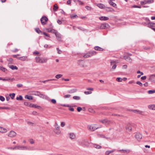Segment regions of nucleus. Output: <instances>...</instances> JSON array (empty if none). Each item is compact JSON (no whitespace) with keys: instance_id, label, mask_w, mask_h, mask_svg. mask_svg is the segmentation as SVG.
Wrapping results in <instances>:
<instances>
[{"instance_id":"nucleus-1","label":"nucleus","mask_w":155,"mask_h":155,"mask_svg":"<svg viewBox=\"0 0 155 155\" xmlns=\"http://www.w3.org/2000/svg\"><path fill=\"white\" fill-rule=\"evenodd\" d=\"M35 59L36 63L43 64L46 63L48 59L45 58L36 57L35 58Z\"/></svg>"},{"instance_id":"nucleus-2","label":"nucleus","mask_w":155,"mask_h":155,"mask_svg":"<svg viewBox=\"0 0 155 155\" xmlns=\"http://www.w3.org/2000/svg\"><path fill=\"white\" fill-rule=\"evenodd\" d=\"M16 150H29V148L27 146L16 145Z\"/></svg>"},{"instance_id":"nucleus-3","label":"nucleus","mask_w":155,"mask_h":155,"mask_svg":"<svg viewBox=\"0 0 155 155\" xmlns=\"http://www.w3.org/2000/svg\"><path fill=\"white\" fill-rule=\"evenodd\" d=\"M55 128L54 130V133L57 135H60L61 133V131L60 130V127L58 124L56 122L55 125Z\"/></svg>"},{"instance_id":"nucleus-4","label":"nucleus","mask_w":155,"mask_h":155,"mask_svg":"<svg viewBox=\"0 0 155 155\" xmlns=\"http://www.w3.org/2000/svg\"><path fill=\"white\" fill-rule=\"evenodd\" d=\"M88 127L91 130L94 131L99 128L101 127V126L100 125L99 127H97L95 125H93L89 126Z\"/></svg>"},{"instance_id":"nucleus-5","label":"nucleus","mask_w":155,"mask_h":155,"mask_svg":"<svg viewBox=\"0 0 155 155\" xmlns=\"http://www.w3.org/2000/svg\"><path fill=\"white\" fill-rule=\"evenodd\" d=\"M32 94L38 96L40 97H41L42 98H44L45 96V95L41 94L38 91H34L32 92Z\"/></svg>"},{"instance_id":"nucleus-6","label":"nucleus","mask_w":155,"mask_h":155,"mask_svg":"<svg viewBox=\"0 0 155 155\" xmlns=\"http://www.w3.org/2000/svg\"><path fill=\"white\" fill-rule=\"evenodd\" d=\"M48 18L46 16H44L42 17L40 20L41 24L43 25H45L46 24V22L48 21Z\"/></svg>"},{"instance_id":"nucleus-7","label":"nucleus","mask_w":155,"mask_h":155,"mask_svg":"<svg viewBox=\"0 0 155 155\" xmlns=\"http://www.w3.org/2000/svg\"><path fill=\"white\" fill-rule=\"evenodd\" d=\"M135 138L138 141H140L142 138V135L140 133H137L135 135Z\"/></svg>"},{"instance_id":"nucleus-8","label":"nucleus","mask_w":155,"mask_h":155,"mask_svg":"<svg viewBox=\"0 0 155 155\" xmlns=\"http://www.w3.org/2000/svg\"><path fill=\"white\" fill-rule=\"evenodd\" d=\"M18 59L22 61H29L30 60L28 58L27 56H23L21 57L17 58Z\"/></svg>"},{"instance_id":"nucleus-9","label":"nucleus","mask_w":155,"mask_h":155,"mask_svg":"<svg viewBox=\"0 0 155 155\" xmlns=\"http://www.w3.org/2000/svg\"><path fill=\"white\" fill-rule=\"evenodd\" d=\"M16 133L13 131H11L9 133L8 136L10 137H13L16 136Z\"/></svg>"},{"instance_id":"nucleus-10","label":"nucleus","mask_w":155,"mask_h":155,"mask_svg":"<svg viewBox=\"0 0 155 155\" xmlns=\"http://www.w3.org/2000/svg\"><path fill=\"white\" fill-rule=\"evenodd\" d=\"M155 77V74H153L151 75L150 76L149 80L152 82H153L154 81Z\"/></svg>"},{"instance_id":"nucleus-11","label":"nucleus","mask_w":155,"mask_h":155,"mask_svg":"<svg viewBox=\"0 0 155 155\" xmlns=\"http://www.w3.org/2000/svg\"><path fill=\"white\" fill-rule=\"evenodd\" d=\"M55 36L58 41H61V35L58 32L56 34Z\"/></svg>"},{"instance_id":"nucleus-12","label":"nucleus","mask_w":155,"mask_h":155,"mask_svg":"<svg viewBox=\"0 0 155 155\" xmlns=\"http://www.w3.org/2000/svg\"><path fill=\"white\" fill-rule=\"evenodd\" d=\"M100 122L105 124H109L110 123V121L107 119H105L103 120H100Z\"/></svg>"},{"instance_id":"nucleus-13","label":"nucleus","mask_w":155,"mask_h":155,"mask_svg":"<svg viewBox=\"0 0 155 155\" xmlns=\"http://www.w3.org/2000/svg\"><path fill=\"white\" fill-rule=\"evenodd\" d=\"M83 144L85 146L88 147L90 144L88 141L87 140H84L83 141Z\"/></svg>"},{"instance_id":"nucleus-14","label":"nucleus","mask_w":155,"mask_h":155,"mask_svg":"<svg viewBox=\"0 0 155 155\" xmlns=\"http://www.w3.org/2000/svg\"><path fill=\"white\" fill-rule=\"evenodd\" d=\"M108 25H109L107 23L102 24L101 25L100 28L101 29H104Z\"/></svg>"},{"instance_id":"nucleus-15","label":"nucleus","mask_w":155,"mask_h":155,"mask_svg":"<svg viewBox=\"0 0 155 155\" xmlns=\"http://www.w3.org/2000/svg\"><path fill=\"white\" fill-rule=\"evenodd\" d=\"M77 91V89L76 88H74L71 89L68 91V92L70 94H72L76 92Z\"/></svg>"},{"instance_id":"nucleus-16","label":"nucleus","mask_w":155,"mask_h":155,"mask_svg":"<svg viewBox=\"0 0 155 155\" xmlns=\"http://www.w3.org/2000/svg\"><path fill=\"white\" fill-rule=\"evenodd\" d=\"M97 5L101 9L104 8L105 7V5L103 4L99 3L97 4Z\"/></svg>"},{"instance_id":"nucleus-17","label":"nucleus","mask_w":155,"mask_h":155,"mask_svg":"<svg viewBox=\"0 0 155 155\" xmlns=\"http://www.w3.org/2000/svg\"><path fill=\"white\" fill-rule=\"evenodd\" d=\"M109 4L114 7L116 8L117 5L114 2L110 0L109 1Z\"/></svg>"},{"instance_id":"nucleus-18","label":"nucleus","mask_w":155,"mask_h":155,"mask_svg":"<svg viewBox=\"0 0 155 155\" xmlns=\"http://www.w3.org/2000/svg\"><path fill=\"white\" fill-rule=\"evenodd\" d=\"M7 131L6 129L2 127H0V132L2 133H5Z\"/></svg>"},{"instance_id":"nucleus-19","label":"nucleus","mask_w":155,"mask_h":155,"mask_svg":"<svg viewBox=\"0 0 155 155\" xmlns=\"http://www.w3.org/2000/svg\"><path fill=\"white\" fill-rule=\"evenodd\" d=\"M106 10L108 12H114V10L112 8L109 7H106Z\"/></svg>"},{"instance_id":"nucleus-20","label":"nucleus","mask_w":155,"mask_h":155,"mask_svg":"<svg viewBox=\"0 0 155 155\" xmlns=\"http://www.w3.org/2000/svg\"><path fill=\"white\" fill-rule=\"evenodd\" d=\"M94 49L95 50L99 51H103L104 50V49L99 46H96L94 47Z\"/></svg>"},{"instance_id":"nucleus-21","label":"nucleus","mask_w":155,"mask_h":155,"mask_svg":"<svg viewBox=\"0 0 155 155\" xmlns=\"http://www.w3.org/2000/svg\"><path fill=\"white\" fill-rule=\"evenodd\" d=\"M99 19L101 20L106 21L108 20L109 18L105 16H101L99 17Z\"/></svg>"},{"instance_id":"nucleus-22","label":"nucleus","mask_w":155,"mask_h":155,"mask_svg":"<svg viewBox=\"0 0 155 155\" xmlns=\"http://www.w3.org/2000/svg\"><path fill=\"white\" fill-rule=\"evenodd\" d=\"M133 112L134 113L141 114L142 115L143 113V111L139 110H133Z\"/></svg>"},{"instance_id":"nucleus-23","label":"nucleus","mask_w":155,"mask_h":155,"mask_svg":"<svg viewBox=\"0 0 155 155\" xmlns=\"http://www.w3.org/2000/svg\"><path fill=\"white\" fill-rule=\"evenodd\" d=\"M89 53L90 57H91L93 55H95L97 54L96 52L95 51H91Z\"/></svg>"},{"instance_id":"nucleus-24","label":"nucleus","mask_w":155,"mask_h":155,"mask_svg":"<svg viewBox=\"0 0 155 155\" xmlns=\"http://www.w3.org/2000/svg\"><path fill=\"white\" fill-rule=\"evenodd\" d=\"M148 108L151 110H155V105H150L148 106Z\"/></svg>"},{"instance_id":"nucleus-25","label":"nucleus","mask_w":155,"mask_h":155,"mask_svg":"<svg viewBox=\"0 0 155 155\" xmlns=\"http://www.w3.org/2000/svg\"><path fill=\"white\" fill-rule=\"evenodd\" d=\"M148 26L149 27H155V23H154L150 22L148 23Z\"/></svg>"},{"instance_id":"nucleus-26","label":"nucleus","mask_w":155,"mask_h":155,"mask_svg":"<svg viewBox=\"0 0 155 155\" xmlns=\"http://www.w3.org/2000/svg\"><path fill=\"white\" fill-rule=\"evenodd\" d=\"M25 98L29 100H32L33 97L32 96L26 95L25 96Z\"/></svg>"},{"instance_id":"nucleus-27","label":"nucleus","mask_w":155,"mask_h":155,"mask_svg":"<svg viewBox=\"0 0 155 155\" xmlns=\"http://www.w3.org/2000/svg\"><path fill=\"white\" fill-rule=\"evenodd\" d=\"M93 146H94V147L95 148L97 149H101L102 147L101 146L99 145H97V144H94Z\"/></svg>"},{"instance_id":"nucleus-28","label":"nucleus","mask_w":155,"mask_h":155,"mask_svg":"<svg viewBox=\"0 0 155 155\" xmlns=\"http://www.w3.org/2000/svg\"><path fill=\"white\" fill-rule=\"evenodd\" d=\"M126 129L129 131H131L132 130V128L130 125H127L126 127Z\"/></svg>"},{"instance_id":"nucleus-29","label":"nucleus","mask_w":155,"mask_h":155,"mask_svg":"<svg viewBox=\"0 0 155 155\" xmlns=\"http://www.w3.org/2000/svg\"><path fill=\"white\" fill-rule=\"evenodd\" d=\"M118 151H123L124 153H128L130 152V150H117Z\"/></svg>"},{"instance_id":"nucleus-30","label":"nucleus","mask_w":155,"mask_h":155,"mask_svg":"<svg viewBox=\"0 0 155 155\" xmlns=\"http://www.w3.org/2000/svg\"><path fill=\"white\" fill-rule=\"evenodd\" d=\"M10 68L12 69L13 70H17L18 69V68L16 66H14V65H11L9 67Z\"/></svg>"},{"instance_id":"nucleus-31","label":"nucleus","mask_w":155,"mask_h":155,"mask_svg":"<svg viewBox=\"0 0 155 155\" xmlns=\"http://www.w3.org/2000/svg\"><path fill=\"white\" fill-rule=\"evenodd\" d=\"M97 136H98V137H100V138H106L105 137V136L103 134H97Z\"/></svg>"},{"instance_id":"nucleus-32","label":"nucleus","mask_w":155,"mask_h":155,"mask_svg":"<svg viewBox=\"0 0 155 155\" xmlns=\"http://www.w3.org/2000/svg\"><path fill=\"white\" fill-rule=\"evenodd\" d=\"M75 137V136L73 134L71 133L70 134V138L71 139H74Z\"/></svg>"},{"instance_id":"nucleus-33","label":"nucleus","mask_w":155,"mask_h":155,"mask_svg":"<svg viewBox=\"0 0 155 155\" xmlns=\"http://www.w3.org/2000/svg\"><path fill=\"white\" fill-rule=\"evenodd\" d=\"M147 93L148 94H151L155 93V90H149L148 91Z\"/></svg>"},{"instance_id":"nucleus-34","label":"nucleus","mask_w":155,"mask_h":155,"mask_svg":"<svg viewBox=\"0 0 155 155\" xmlns=\"http://www.w3.org/2000/svg\"><path fill=\"white\" fill-rule=\"evenodd\" d=\"M73 98L74 100H79L80 99V97L78 96H74L73 97Z\"/></svg>"},{"instance_id":"nucleus-35","label":"nucleus","mask_w":155,"mask_h":155,"mask_svg":"<svg viewBox=\"0 0 155 155\" xmlns=\"http://www.w3.org/2000/svg\"><path fill=\"white\" fill-rule=\"evenodd\" d=\"M89 54H89V53H87L85 54H84V55L83 57L84 58H85L90 57V56Z\"/></svg>"},{"instance_id":"nucleus-36","label":"nucleus","mask_w":155,"mask_h":155,"mask_svg":"<svg viewBox=\"0 0 155 155\" xmlns=\"http://www.w3.org/2000/svg\"><path fill=\"white\" fill-rule=\"evenodd\" d=\"M56 80V79H48V80H45V81H41V82L43 83H45L46 82H47V81H53V80Z\"/></svg>"},{"instance_id":"nucleus-37","label":"nucleus","mask_w":155,"mask_h":155,"mask_svg":"<svg viewBox=\"0 0 155 155\" xmlns=\"http://www.w3.org/2000/svg\"><path fill=\"white\" fill-rule=\"evenodd\" d=\"M15 93L10 94H9V96H10L11 98L12 99H13L15 97Z\"/></svg>"},{"instance_id":"nucleus-38","label":"nucleus","mask_w":155,"mask_h":155,"mask_svg":"<svg viewBox=\"0 0 155 155\" xmlns=\"http://www.w3.org/2000/svg\"><path fill=\"white\" fill-rule=\"evenodd\" d=\"M71 18H74L78 17V16L77 15L75 14L74 15H71L70 16Z\"/></svg>"},{"instance_id":"nucleus-39","label":"nucleus","mask_w":155,"mask_h":155,"mask_svg":"<svg viewBox=\"0 0 155 155\" xmlns=\"http://www.w3.org/2000/svg\"><path fill=\"white\" fill-rule=\"evenodd\" d=\"M51 32L54 34L55 35H56V34H57L58 32L56 30L52 29Z\"/></svg>"},{"instance_id":"nucleus-40","label":"nucleus","mask_w":155,"mask_h":155,"mask_svg":"<svg viewBox=\"0 0 155 155\" xmlns=\"http://www.w3.org/2000/svg\"><path fill=\"white\" fill-rule=\"evenodd\" d=\"M85 7L88 10H91L92 9V8L91 7L88 6H86Z\"/></svg>"},{"instance_id":"nucleus-41","label":"nucleus","mask_w":155,"mask_h":155,"mask_svg":"<svg viewBox=\"0 0 155 155\" xmlns=\"http://www.w3.org/2000/svg\"><path fill=\"white\" fill-rule=\"evenodd\" d=\"M16 99L18 100H21L22 99V97L21 95H20L18 97H17Z\"/></svg>"},{"instance_id":"nucleus-42","label":"nucleus","mask_w":155,"mask_h":155,"mask_svg":"<svg viewBox=\"0 0 155 155\" xmlns=\"http://www.w3.org/2000/svg\"><path fill=\"white\" fill-rule=\"evenodd\" d=\"M0 70H1L4 72H5L6 70V69L5 68L1 66H0Z\"/></svg>"},{"instance_id":"nucleus-43","label":"nucleus","mask_w":155,"mask_h":155,"mask_svg":"<svg viewBox=\"0 0 155 155\" xmlns=\"http://www.w3.org/2000/svg\"><path fill=\"white\" fill-rule=\"evenodd\" d=\"M62 76V75L61 74H57L55 76V77L57 79H59L61 78Z\"/></svg>"},{"instance_id":"nucleus-44","label":"nucleus","mask_w":155,"mask_h":155,"mask_svg":"<svg viewBox=\"0 0 155 155\" xmlns=\"http://www.w3.org/2000/svg\"><path fill=\"white\" fill-rule=\"evenodd\" d=\"M31 107H34L35 108H38V107H40V106H39L37 105H36L35 104H32V105H31Z\"/></svg>"},{"instance_id":"nucleus-45","label":"nucleus","mask_w":155,"mask_h":155,"mask_svg":"<svg viewBox=\"0 0 155 155\" xmlns=\"http://www.w3.org/2000/svg\"><path fill=\"white\" fill-rule=\"evenodd\" d=\"M136 84H137L139 85L140 86L142 87L143 85V84L140 81H137L136 82Z\"/></svg>"},{"instance_id":"nucleus-46","label":"nucleus","mask_w":155,"mask_h":155,"mask_svg":"<svg viewBox=\"0 0 155 155\" xmlns=\"http://www.w3.org/2000/svg\"><path fill=\"white\" fill-rule=\"evenodd\" d=\"M116 80L119 82H121L122 81V79L120 78H117L116 79Z\"/></svg>"},{"instance_id":"nucleus-47","label":"nucleus","mask_w":155,"mask_h":155,"mask_svg":"<svg viewBox=\"0 0 155 155\" xmlns=\"http://www.w3.org/2000/svg\"><path fill=\"white\" fill-rule=\"evenodd\" d=\"M84 93L86 94H91L92 92L90 91H85L84 92Z\"/></svg>"},{"instance_id":"nucleus-48","label":"nucleus","mask_w":155,"mask_h":155,"mask_svg":"<svg viewBox=\"0 0 155 155\" xmlns=\"http://www.w3.org/2000/svg\"><path fill=\"white\" fill-rule=\"evenodd\" d=\"M5 98L3 97L2 96H0V100L2 101H5Z\"/></svg>"},{"instance_id":"nucleus-49","label":"nucleus","mask_w":155,"mask_h":155,"mask_svg":"<svg viewBox=\"0 0 155 155\" xmlns=\"http://www.w3.org/2000/svg\"><path fill=\"white\" fill-rule=\"evenodd\" d=\"M58 7L56 4H55L54 5V10L56 11L58 9Z\"/></svg>"},{"instance_id":"nucleus-50","label":"nucleus","mask_w":155,"mask_h":155,"mask_svg":"<svg viewBox=\"0 0 155 155\" xmlns=\"http://www.w3.org/2000/svg\"><path fill=\"white\" fill-rule=\"evenodd\" d=\"M35 30L38 33H40L41 32V31L38 28H36Z\"/></svg>"},{"instance_id":"nucleus-51","label":"nucleus","mask_w":155,"mask_h":155,"mask_svg":"<svg viewBox=\"0 0 155 155\" xmlns=\"http://www.w3.org/2000/svg\"><path fill=\"white\" fill-rule=\"evenodd\" d=\"M29 141L30 142V143L31 144H33L34 143V141L33 139H30L29 140Z\"/></svg>"},{"instance_id":"nucleus-52","label":"nucleus","mask_w":155,"mask_h":155,"mask_svg":"<svg viewBox=\"0 0 155 155\" xmlns=\"http://www.w3.org/2000/svg\"><path fill=\"white\" fill-rule=\"evenodd\" d=\"M77 1L79 3V5H83L84 4V3L82 2L80 0H77Z\"/></svg>"},{"instance_id":"nucleus-53","label":"nucleus","mask_w":155,"mask_h":155,"mask_svg":"<svg viewBox=\"0 0 155 155\" xmlns=\"http://www.w3.org/2000/svg\"><path fill=\"white\" fill-rule=\"evenodd\" d=\"M51 102L54 104H55L56 102V101L55 99H52L51 100Z\"/></svg>"},{"instance_id":"nucleus-54","label":"nucleus","mask_w":155,"mask_h":155,"mask_svg":"<svg viewBox=\"0 0 155 155\" xmlns=\"http://www.w3.org/2000/svg\"><path fill=\"white\" fill-rule=\"evenodd\" d=\"M153 2L154 0H147V2L149 4L153 3Z\"/></svg>"},{"instance_id":"nucleus-55","label":"nucleus","mask_w":155,"mask_h":155,"mask_svg":"<svg viewBox=\"0 0 155 155\" xmlns=\"http://www.w3.org/2000/svg\"><path fill=\"white\" fill-rule=\"evenodd\" d=\"M10 79L9 78L8 79H3L2 78L0 77V80H2L3 81H8V80H10Z\"/></svg>"},{"instance_id":"nucleus-56","label":"nucleus","mask_w":155,"mask_h":155,"mask_svg":"<svg viewBox=\"0 0 155 155\" xmlns=\"http://www.w3.org/2000/svg\"><path fill=\"white\" fill-rule=\"evenodd\" d=\"M52 29L51 28H48L46 29V30L48 31V32H51Z\"/></svg>"},{"instance_id":"nucleus-57","label":"nucleus","mask_w":155,"mask_h":155,"mask_svg":"<svg viewBox=\"0 0 155 155\" xmlns=\"http://www.w3.org/2000/svg\"><path fill=\"white\" fill-rule=\"evenodd\" d=\"M71 97V95L70 94H67L66 95H65L64 96V97L65 98H67L70 97Z\"/></svg>"},{"instance_id":"nucleus-58","label":"nucleus","mask_w":155,"mask_h":155,"mask_svg":"<svg viewBox=\"0 0 155 155\" xmlns=\"http://www.w3.org/2000/svg\"><path fill=\"white\" fill-rule=\"evenodd\" d=\"M132 7L134 8H141V7L140 6H138L137 5H134Z\"/></svg>"},{"instance_id":"nucleus-59","label":"nucleus","mask_w":155,"mask_h":155,"mask_svg":"<svg viewBox=\"0 0 155 155\" xmlns=\"http://www.w3.org/2000/svg\"><path fill=\"white\" fill-rule=\"evenodd\" d=\"M77 109L78 112H80L82 110V108L80 107H78L77 108Z\"/></svg>"},{"instance_id":"nucleus-60","label":"nucleus","mask_w":155,"mask_h":155,"mask_svg":"<svg viewBox=\"0 0 155 155\" xmlns=\"http://www.w3.org/2000/svg\"><path fill=\"white\" fill-rule=\"evenodd\" d=\"M43 34L44 35H45V36L48 37H49V35L48 34H47V33H46L45 32H43Z\"/></svg>"},{"instance_id":"nucleus-61","label":"nucleus","mask_w":155,"mask_h":155,"mask_svg":"<svg viewBox=\"0 0 155 155\" xmlns=\"http://www.w3.org/2000/svg\"><path fill=\"white\" fill-rule=\"evenodd\" d=\"M65 123L64 122H61V127H64V126H65Z\"/></svg>"},{"instance_id":"nucleus-62","label":"nucleus","mask_w":155,"mask_h":155,"mask_svg":"<svg viewBox=\"0 0 155 155\" xmlns=\"http://www.w3.org/2000/svg\"><path fill=\"white\" fill-rule=\"evenodd\" d=\"M117 67V65L116 64H114L112 67V68L113 69H115Z\"/></svg>"},{"instance_id":"nucleus-63","label":"nucleus","mask_w":155,"mask_h":155,"mask_svg":"<svg viewBox=\"0 0 155 155\" xmlns=\"http://www.w3.org/2000/svg\"><path fill=\"white\" fill-rule=\"evenodd\" d=\"M57 22V23L60 25L62 23V21L59 20H58Z\"/></svg>"},{"instance_id":"nucleus-64","label":"nucleus","mask_w":155,"mask_h":155,"mask_svg":"<svg viewBox=\"0 0 155 155\" xmlns=\"http://www.w3.org/2000/svg\"><path fill=\"white\" fill-rule=\"evenodd\" d=\"M17 86L18 87H20L22 86V84H18L17 85Z\"/></svg>"}]
</instances>
